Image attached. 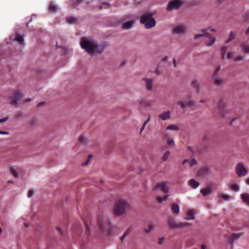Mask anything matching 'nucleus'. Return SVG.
<instances>
[{"mask_svg": "<svg viewBox=\"0 0 249 249\" xmlns=\"http://www.w3.org/2000/svg\"><path fill=\"white\" fill-rule=\"evenodd\" d=\"M200 192L203 196H206L212 193L213 189L211 187L209 186L206 188L201 189Z\"/></svg>", "mask_w": 249, "mask_h": 249, "instance_id": "20", "label": "nucleus"}, {"mask_svg": "<svg viewBox=\"0 0 249 249\" xmlns=\"http://www.w3.org/2000/svg\"><path fill=\"white\" fill-rule=\"evenodd\" d=\"M159 117L162 120L165 121L170 118V112L169 111L164 112L159 115Z\"/></svg>", "mask_w": 249, "mask_h": 249, "instance_id": "26", "label": "nucleus"}, {"mask_svg": "<svg viewBox=\"0 0 249 249\" xmlns=\"http://www.w3.org/2000/svg\"><path fill=\"white\" fill-rule=\"evenodd\" d=\"M228 49L227 46H223L221 49V55L223 59L228 58L229 59H232L235 61H240L243 59L242 55H237L234 56L233 53L231 52H229L227 53Z\"/></svg>", "mask_w": 249, "mask_h": 249, "instance_id": "5", "label": "nucleus"}, {"mask_svg": "<svg viewBox=\"0 0 249 249\" xmlns=\"http://www.w3.org/2000/svg\"><path fill=\"white\" fill-rule=\"evenodd\" d=\"M235 172L237 176L241 178L245 176L248 173V171L244 167L243 163L239 162L236 166Z\"/></svg>", "mask_w": 249, "mask_h": 249, "instance_id": "8", "label": "nucleus"}, {"mask_svg": "<svg viewBox=\"0 0 249 249\" xmlns=\"http://www.w3.org/2000/svg\"><path fill=\"white\" fill-rule=\"evenodd\" d=\"M89 140L88 137L86 135L82 134L80 137H79V142L83 145H88L89 143Z\"/></svg>", "mask_w": 249, "mask_h": 249, "instance_id": "19", "label": "nucleus"}, {"mask_svg": "<svg viewBox=\"0 0 249 249\" xmlns=\"http://www.w3.org/2000/svg\"><path fill=\"white\" fill-rule=\"evenodd\" d=\"M164 238H160L159 239L158 243L160 245L163 243Z\"/></svg>", "mask_w": 249, "mask_h": 249, "instance_id": "51", "label": "nucleus"}, {"mask_svg": "<svg viewBox=\"0 0 249 249\" xmlns=\"http://www.w3.org/2000/svg\"><path fill=\"white\" fill-rule=\"evenodd\" d=\"M44 104V103L43 102H40L38 104V105L37 106L38 107H41Z\"/></svg>", "mask_w": 249, "mask_h": 249, "instance_id": "60", "label": "nucleus"}, {"mask_svg": "<svg viewBox=\"0 0 249 249\" xmlns=\"http://www.w3.org/2000/svg\"><path fill=\"white\" fill-rule=\"evenodd\" d=\"M98 225L100 229L105 231L107 230V227L108 226L107 220L103 218H100L98 220Z\"/></svg>", "mask_w": 249, "mask_h": 249, "instance_id": "13", "label": "nucleus"}, {"mask_svg": "<svg viewBox=\"0 0 249 249\" xmlns=\"http://www.w3.org/2000/svg\"><path fill=\"white\" fill-rule=\"evenodd\" d=\"M171 210L173 213L178 214L179 212V207L178 204L173 203L171 207Z\"/></svg>", "mask_w": 249, "mask_h": 249, "instance_id": "27", "label": "nucleus"}, {"mask_svg": "<svg viewBox=\"0 0 249 249\" xmlns=\"http://www.w3.org/2000/svg\"><path fill=\"white\" fill-rule=\"evenodd\" d=\"M167 143L170 146H174L175 145L174 141L169 138L167 139Z\"/></svg>", "mask_w": 249, "mask_h": 249, "instance_id": "37", "label": "nucleus"}, {"mask_svg": "<svg viewBox=\"0 0 249 249\" xmlns=\"http://www.w3.org/2000/svg\"><path fill=\"white\" fill-rule=\"evenodd\" d=\"M178 104L183 108L189 107L191 108L192 110H194L195 107L196 106V103L193 100L186 101L184 102L180 101L178 102Z\"/></svg>", "mask_w": 249, "mask_h": 249, "instance_id": "10", "label": "nucleus"}, {"mask_svg": "<svg viewBox=\"0 0 249 249\" xmlns=\"http://www.w3.org/2000/svg\"><path fill=\"white\" fill-rule=\"evenodd\" d=\"M10 171L11 174L16 178H18L19 177V173L18 172L15 168V167H12L10 169Z\"/></svg>", "mask_w": 249, "mask_h": 249, "instance_id": "30", "label": "nucleus"}, {"mask_svg": "<svg viewBox=\"0 0 249 249\" xmlns=\"http://www.w3.org/2000/svg\"><path fill=\"white\" fill-rule=\"evenodd\" d=\"M241 197L244 202L249 206V194L247 193L242 194L241 195Z\"/></svg>", "mask_w": 249, "mask_h": 249, "instance_id": "28", "label": "nucleus"}, {"mask_svg": "<svg viewBox=\"0 0 249 249\" xmlns=\"http://www.w3.org/2000/svg\"><path fill=\"white\" fill-rule=\"evenodd\" d=\"M129 233V231L128 230H127L124 233V234L120 238V240L123 241L124 240L126 236Z\"/></svg>", "mask_w": 249, "mask_h": 249, "instance_id": "40", "label": "nucleus"}, {"mask_svg": "<svg viewBox=\"0 0 249 249\" xmlns=\"http://www.w3.org/2000/svg\"><path fill=\"white\" fill-rule=\"evenodd\" d=\"M191 223H179V228H183L185 227H189L191 226Z\"/></svg>", "mask_w": 249, "mask_h": 249, "instance_id": "38", "label": "nucleus"}, {"mask_svg": "<svg viewBox=\"0 0 249 249\" xmlns=\"http://www.w3.org/2000/svg\"><path fill=\"white\" fill-rule=\"evenodd\" d=\"M133 22L132 21H128L125 22L123 25V28L125 29H129L132 27Z\"/></svg>", "mask_w": 249, "mask_h": 249, "instance_id": "32", "label": "nucleus"}, {"mask_svg": "<svg viewBox=\"0 0 249 249\" xmlns=\"http://www.w3.org/2000/svg\"><path fill=\"white\" fill-rule=\"evenodd\" d=\"M168 197V196H165L163 197H161L160 196H158L156 197V200L159 202L160 203L162 202L163 201H165L167 199Z\"/></svg>", "mask_w": 249, "mask_h": 249, "instance_id": "33", "label": "nucleus"}, {"mask_svg": "<svg viewBox=\"0 0 249 249\" xmlns=\"http://www.w3.org/2000/svg\"><path fill=\"white\" fill-rule=\"evenodd\" d=\"M221 197L222 198H223L224 200H229V196L228 195H225V194H223L222 196H221Z\"/></svg>", "mask_w": 249, "mask_h": 249, "instance_id": "44", "label": "nucleus"}, {"mask_svg": "<svg viewBox=\"0 0 249 249\" xmlns=\"http://www.w3.org/2000/svg\"><path fill=\"white\" fill-rule=\"evenodd\" d=\"M182 2L180 0H175L169 2L167 10L168 11H172L173 9L179 8L182 5Z\"/></svg>", "mask_w": 249, "mask_h": 249, "instance_id": "9", "label": "nucleus"}, {"mask_svg": "<svg viewBox=\"0 0 249 249\" xmlns=\"http://www.w3.org/2000/svg\"><path fill=\"white\" fill-rule=\"evenodd\" d=\"M34 193L33 191L31 190L29 192V193L28 194V196L29 197H31L32 196H34Z\"/></svg>", "mask_w": 249, "mask_h": 249, "instance_id": "48", "label": "nucleus"}, {"mask_svg": "<svg viewBox=\"0 0 249 249\" xmlns=\"http://www.w3.org/2000/svg\"><path fill=\"white\" fill-rule=\"evenodd\" d=\"M167 59H168V57H164V58H163L162 61H166V60H167Z\"/></svg>", "mask_w": 249, "mask_h": 249, "instance_id": "62", "label": "nucleus"}, {"mask_svg": "<svg viewBox=\"0 0 249 249\" xmlns=\"http://www.w3.org/2000/svg\"><path fill=\"white\" fill-rule=\"evenodd\" d=\"M189 162L191 166L195 165L197 163V161L195 159H193L192 160H190Z\"/></svg>", "mask_w": 249, "mask_h": 249, "instance_id": "43", "label": "nucleus"}, {"mask_svg": "<svg viewBox=\"0 0 249 249\" xmlns=\"http://www.w3.org/2000/svg\"><path fill=\"white\" fill-rule=\"evenodd\" d=\"M167 130H178L179 128L178 126L174 124H170L168 125L167 128Z\"/></svg>", "mask_w": 249, "mask_h": 249, "instance_id": "34", "label": "nucleus"}, {"mask_svg": "<svg viewBox=\"0 0 249 249\" xmlns=\"http://www.w3.org/2000/svg\"><path fill=\"white\" fill-rule=\"evenodd\" d=\"M213 83L217 86H221L225 83V80L222 77L218 76L217 75L213 76Z\"/></svg>", "mask_w": 249, "mask_h": 249, "instance_id": "16", "label": "nucleus"}, {"mask_svg": "<svg viewBox=\"0 0 249 249\" xmlns=\"http://www.w3.org/2000/svg\"><path fill=\"white\" fill-rule=\"evenodd\" d=\"M155 13H148L143 15L140 19V22L144 24L146 29H151L156 24V21L153 18Z\"/></svg>", "mask_w": 249, "mask_h": 249, "instance_id": "4", "label": "nucleus"}, {"mask_svg": "<svg viewBox=\"0 0 249 249\" xmlns=\"http://www.w3.org/2000/svg\"><path fill=\"white\" fill-rule=\"evenodd\" d=\"M150 116L149 115L148 119L144 122V125H146L147 124V123L150 121Z\"/></svg>", "mask_w": 249, "mask_h": 249, "instance_id": "53", "label": "nucleus"}, {"mask_svg": "<svg viewBox=\"0 0 249 249\" xmlns=\"http://www.w3.org/2000/svg\"><path fill=\"white\" fill-rule=\"evenodd\" d=\"M162 72V70L160 69L159 67H158L155 71V73L158 75L161 74Z\"/></svg>", "mask_w": 249, "mask_h": 249, "instance_id": "39", "label": "nucleus"}, {"mask_svg": "<svg viewBox=\"0 0 249 249\" xmlns=\"http://www.w3.org/2000/svg\"><path fill=\"white\" fill-rule=\"evenodd\" d=\"M170 154V152L169 151H167L163 155L162 158V160H163V161H165L169 157V155Z\"/></svg>", "mask_w": 249, "mask_h": 249, "instance_id": "36", "label": "nucleus"}, {"mask_svg": "<svg viewBox=\"0 0 249 249\" xmlns=\"http://www.w3.org/2000/svg\"><path fill=\"white\" fill-rule=\"evenodd\" d=\"M235 37V34L233 31H231L229 38L225 41L226 43H228L232 41Z\"/></svg>", "mask_w": 249, "mask_h": 249, "instance_id": "31", "label": "nucleus"}, {"mask_svg": "<svg viewBox=\"0 0 249 249\" xmlns=\"http://www.w3.org/2000/svg\"><path fill=\"white\" fill-rule=\"evenodd\" d=\"M191 85V86L194 89H195L196 92H197V93H200V91L201 90L200 83L197 80H196V79L194 80L192 82Z\"/></svg>", "mask_w": 249, "mask_h": 249, "instance_id": "15", "label": "nucleus"}, {"mask_svg": "<svg viewBox=\"0 0 249 249\" xmlns=\"http://www.w3.org/2000/svg\"><path fill=\"white\" fill-rule=\"evenodd\" d=\"M8 119H9L8 117H5L2 119H0V123H4V122H6L7 121H8Z\"/></svg>", "mask_w": 249, "mask_h": 249, "instance_id": "45", "label": "nucleus"}, {"mask_svg": "<svg viewBox=\"0 0 249 249\" xmlns=\"http://www.w3.org/2000/svg\"><path fill=\"white\" fill-rule=\"evenodd\" d=\"M131 208L130 204L125 200L120 199L115 204L113 213L117 216H120L126 213Z\"/></svg>", "mask_w": 249, "mask_h": 249, "instance_id": "3", "label": "nucleus"}, {"mask_svg": "<svg viewBox=\"0 0 249 249\" xmlns=\"http://www.w3.org/2000/svg\"><path fill=\"white\" fill-rule=\"evenodd\" d=\"M152 102L150 100H142L140 103V109H142L152 106Z\"/></svg>", "mask_w": 249, "mask_h": 249, "instance_id": "14", "label": "nucleus"}, {"mask_svg": "<svg viewBox=\"0 0 249 249\" xmlns=\"http://www.w3.org/2000/svg\"><path fill=\"white\" fill-rule=\"evenodd\" d=\"M209 169L207 167L203 168L197 171L198 176L204 177L209 173Z\"/></svg>", "mask_w": 249, "mask_h": 249, "instance_id": "22", "label": "nucleus"}, {"mask_svg": "<svg viewBox=\"0 0 249 249\" xmlns=\"http://www.w3.org/2000/svg\"><path fill=\"white\" fill-rule=\"evenodd\" d=\"M8 183L13 184V181L12 180H10L8 181Z\"/></svg>", "mask_w": 249, "mask_h": 249, "instance_id": "63", "label": "nucleus"}, {"mask_svg": "<svg viewBox=\"0 0 249 249\" xmlns=\"http://www.w3.org/2000/svg\"><path fill=\"white\" fill-rule=\"evenodd\" d=\"M206 246L205 245H202L201 246V249H206Z\"/></svg>", "mask_w": 249, "mask_h": 249, "instance_id": "59", "label": "nucleus"}, {"mask_svg": "<svg viewBox=\"0 0 249 249\" xmlns=\"http://www.w3.org/2000/svg\"><path fill=\"white\" fill-rule=\"evenodd\" d=\"M246 34L247 35H249V28L248 29V30H247L246 32Z\"/></svg>", "mask_w": 249, "mask_h": 249, "instance_id": "64", "label": "nucleus"}, {"mask_svg": "<svg viewBox=\"0 0 249 249\" xmlns=\"http://www.w3.org/2000/svg\"><path fill=\"white\" fill-rule=\"evenodd\" d=\"M85 226H86V234L88 235H89L90 234V231L89 230V225L87 223V222H85Z\"/></svg>", "mask_w": 249, "mask_h": 249, "instance_id": "42", "label": "nucleus"}, {"mask_svg": "<svg viewBox=\"0 0 249 249\" xmlns=\"http://www.w3.org/2000/svg\"><path fill=\"white\" fill-rule=\"evenodd\" d=\"M227 104L222 98L218 101L216 107L213 110V114L214 117L224 118L229 113L230 111L226 108Z\"/></svg>", "mask_w": 249, "mask_h": 249, "instance_id": "2", "label": "nucleus"}, {"mask_svg": "<svg viewBox=\"0 0 249 249\" xmlns=\"http://www.w3.org/2000/svg\"><path fill=\"white\" fill-rule=\"evenodd\" d=\"M155 226L154 224H150L146 226L144 229V231L146 233H150L152 231L154 230Z\"/></svg>", "mask_w": 249, "mask_h": 249, "instance_id": "25", "label": "nucleus"}, {"mask_svg": "<svg viewBox=\"0 0 249 249\" xmlns=\"http://www.w3.org/2000/svg\"><path fill=\"white\" fill-rule=\"evenodd\" d=\"M186 27L184 26H178L174 28L173 33L175 35H183L185 34Z\"/></svg>", "mask_w": 249, "mask_h": 249, "instance_id": "12", "label": "nucleus"}, {"mask_svg": "<svg viewBox=\"0 0 249 249\" xmlns=\"http://www.w3.org/2000/svg\"><path fill=\"white\" fill-rule=\"evenodd\" d=\"M235 119H236L235 118H233V119H232L231 120V121L230 122V124H230V125H232V123H233V122L235 120Z\"/></svg>", "mask_w": 249, "mask_h": 249, "instance_id": "58", "label": "nucleus"}, {"mask_svg": "<svg viewBox=\"0 0 249 249\" xmlns=\"http://www.w3.org/2000/svg\"><path fill=\"white\" fill-rule=\"evenodd\" d=\"M23 115V113L22 112H20L18 113V117L20 118Z\"/></svg>", "mask_w": 249, "mask_h": 249, "instance_id": "57", "label": "nucleus"}, {"mask_svg": "<svg viewBox=\"0 0 249 249\" xmlns=\"http://www.w3.org/2000/svg\"><path fill=\"white\" fill-rule=\"evenodd\" d=\"M160 189L164 194H167L169 192V189L167 186V183L165 182H162L158 183L153 188L154 191Z\"/></svg>", "mask_w": 249, "mask_h": 249, "instance_id": "11", "label": "nucleus"}, {"mask_svg": "<svg viewBox=\"0 0 249 249\" xmlns=\"http://www.w3.org/2000/svg\"><path fill=\"white\" fill-rule=\"evenodd\" d=\"M209 140L210 139L207 135H204L202 138V140L204 141H209Z\"/></svg>", "mask_w": 249, "mask_h": 249, "instance_id": "49", "label": "nucleus"}, {"mask_svg": "<svg viewBox=\"0 0 249 249\" xmlns=\"http://www.w3.org/2000/svg\"><path fill=\"white\" fill-rule=\"evenodd\" d=\"M241 50L242 52L249 53V45L242 43L241 45Z\"/></svg>", "mask_w": 249, "mask_h": 249, "instance_id": "29", "label": "nucleus"}, {"mask_svg": "<svg viewBox=\"0 0 249 249\" xmlns=\"http://www.w3.org/2000/svg\"><path fill=\"white\" fill-rule=\"evenodd\" d=\"M169 225L172 229L179 228V223H177L174 219H169Z\"/></svg>", "mask_w": 249, "mask_h": 249, "instance_id": "24", "label": "nucleus"}, {"mask_svg": "<svg viewBox=\"0 0 249 249\" xmlns=\"http://www.w3.org/2000/svg\"><path fill=\"white\" fill-rule=\"evenodd\" d=\"M187 149L190 151L192 154H194L195 153V152L193 149V148L190 146H187Z\"/></svg>", "mask_w": 249, "mask_h": 249, "instance_id": "46", "label": "nucleus"}, {"mask_svg": "<svg viewBox=\"0 0 249 249\" xmlns=\"http://www.w3.org/2000/svg\"><path fill=\"white\" fill-rule=\"evenodd\" d=\"M188 184L193 188H196L199 185V183L194 179H191L188 181Z\"/></svg>", "mask_w": 249, "mask_h": 249, "instance_id": "23", "label": "nucleus"}, {"mask_svg": "<svg viewBox=\"0 0 249 249\" xmlns=\"http://www.w3.org/2000/svg\"><path fill=\"white\" fill-rule=\"evenodd\" d=\"M142 80L145 82V86L146 89L148 90H151L153 89V79L147 78H143L142 79Z\"/></svg>", "mask_w": 249, "mask_h": 249, "instance_id": "17", "label": "nucleus"}, {"mask_svg": "<svg viewBox=\"0 0 249 249\" xmlns=\"http://www.w3.org/2000/svg\"><path fill=\"white\" fill-rule=\"evenodd\" d=\"M190 162V160H187V159L184 160L182 161V164H185L186 163H187V162Z\"/></svg>", "mask_w": 249, "mask_h": 249, "instance_id": "54", "label": "nucleus"}, {"mask_svg": "<svg viewBox=\"0 0 249 249\" xmlns=\"http://www.w3.org/2000/svg\"><path fill=\"white\" fill-rule=\"evenodd\" d=\"M208 31H211L212 32H215V30L213 28H209L207 29L203 30L201 31L200 34H196L195 36V38L196 39L198 38L199 37H201L202 36H206L209 38V41L206 42V45L207 46H211L212 45L215 41V38L212 37V36L209 34L208 32Z\"/></svg>", "mask_w": 249, "mask_h": 249, "instance_id": "6", "label": "nucleus"}, {"mask_svg": "<svg viewBox=\"0 0 249 249\" xmlns=\"http://www.w3.org/2000/svg\"><path fill=\"white\" fill-rule=\"evenodd\" d=\"M220 70V66L217 67L214 72L213 76H215V75H217V72L218 71H219Z\"/></svg>", "mask_w": 249, "mask_h": 249, "instance_id": "47", "label": "nucleus"}, {"mask_svg": "<svg viewBox=\"0 0 249 249\" xmlns=\"http://www.w3.org/2000/svg\"><path fill=\"white\" fill-rule=\"evenodd\" d=\"M23 97V94L20 91L15 92L9 98L10 100V104L14 105L18 104Z\"/></svg>", "mask_w": 249, "mask_h": 249, "instance_id": "7", "label": "nucleus"}, {"mask_svg": "<svg viewBox=\"0 0 249 249\" xmlns=\"http://www.w3.org/2000/svg\"><path fill=\"white\" fill-rule=\"evenodd\" d=\"M196 213V211L194 209L189 210L187 213V216L184 217V219L186 220H194L195 219V215Z\"/></svg>", "mask_w": 249, "mask_h": 249, "instance_id": "18", "label": "nucleus"}, {"mask_svg": "<svg viewBox=\"0 0 249 249\" xmlns=\"http://www.w3.org/2000/svg\"><path fill=\"white\" fill-rule=\"evenodd\" d=\"M9 134V132L0 130V134L2 135H8Z\"/></svg>", "mask_w": 249, "mask_h": 249, "instance_id": "50", "label": "nucleus"}, {"mask_svg": "<svg viewBox=\"0 0 249 249\" xmlns=\"http://www.w3.org/2000/svg\"><path fill=\"white\" fill-rule=\"evenodd\" d=\"M56 229L57 230H58L59 231V232H60V233L62 235V231H61V229L59 227H56Z\"/></svg>", "mask_w": 249, "mask_h": 249, "instance_id": "52", "label": "nucleus"}, {"mask_svg": "<svg viewBox=\"0 0 249 249\" xmlns=\"http://www.w3.org/2000/svg\"><path fill=\"white\" fill-rule=\"evenodd\" d=\"M92 158V155H91V154L89 155L88 158L87 159V160H86L85 162L81 163V166H84L87 165L89 163L90 160Z\"/></svg>", "mask_w": 249, "mask_h": 249, "instance_id": "35", "label": "nucleus"}, {"mask_svg": "<svg viewBox=\"0 0 249 249\" xmlns=\"http://www.w3.org/2000/svg\"><path fill=\"white\" fill-rule=\"evenodd\" d=\"M207 102V100L206 99H202L199 101V102L201 103H204Z\"/></svg>", "mask_w": 249, "mask_h": 249, "instance_id": "56", "label": "nucleus"}, {"mask_svg": "<svg viewBox=\"0 0 249 249\" xmlns=\"http://www.w3.org/2000/svg\"><path fill=\"white\" fill-rule=\"evenodd\" d=\"M145 125H144V124H143V125L142 126V128H141V131H140V134L142 133V131H143V130L144 129L145 127Z\"/></svg>", "mask_w": 249, "mask_h": 249, "instance_id": "55", "label": "nucleus"}, {"mask_svg": "<svg viewBox=\"0 0 249 249\" xmlns=\"http://www.w3.org/2000/svg\"><path fill=\"white\" fill-rule=\"evenodd\" d=\"M246 182L247 184H248V185H249V178H248L246 180Z\"/></svg>", "mask_w": 249, "mask_h": 249, "instance_id": "61", "label": "nucleus"}, {"mask_svg": "<svg viewBox=\"0 0 249 249\" xmlns=\"http://www.w3.org/2000/svg\"><path fill=\"white\" fill-rule=\"evenodd\" d=\"M243 234V233H233L229 239V243L232 244L235 240L238 239Z\"/></svg>", "mask_w": 249, "mask_h": 249, "instance_id": "21", "label": "nucleus"}, {"mask_svg": "<svg viewBox=\"0 0 249 249\" xmlns=\"http://www.w3.org/2000/svg\"><path fill=\"white\" fill-rule=\"evenodd\" d=\"M80 44L81 47L90 56L102 53L104 50V46L96 42L83 37L81 39Z\"/></svg>", "mask_w": 249, "mask_h": 249, "instance_id": "1", "label": "nucleus"}, {"mask_svg": "<svg viewBox=\"0 0 249 249\" xmlns=\"http://www.w3.org/2000/svg\"><path fill=\"white\" fill-rule=\"evenodd\" d=\"M231 188L234 191H238L239 189V186L237 184L232 185Z\"/></svg>", "mask_w": 249, "mask_h": 249, "instance_id": "41", "label": "nucleus"}]
</instances>
